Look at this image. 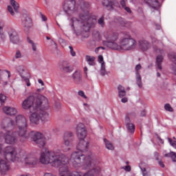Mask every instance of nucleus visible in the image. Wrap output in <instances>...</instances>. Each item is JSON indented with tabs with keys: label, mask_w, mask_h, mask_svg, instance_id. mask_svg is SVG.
Returning a JSON list of instances; mask_svg holds the SVG:
<instances>
[{
	"label": "nucleus",
	"mask_w": 176,
	"mask_h": 176,
	"mask_svg": "<svg viewBox=\"0 0 176 176\" xmlns=\"http://www.w3.org/2000/svg\"><path fill=\"white\" fill-rule=\"evenodd\" d=\"M1 127L6 131L0 132V141L5 140V142L8 144L14 145L17 142V134L19 137L24 138L23 141L28 140L31 137L33 144L38 145L39 148H43L46 145V138L41 132L31 131L27 133L28 123L27 118L22 115H18L15 118V121L10 118L3 120Z\"/></svg>",
	"instance_id": "f257e3e1"
},
{
	"label": "nucleus",
	"mask_w": 176,
	"mask_h": 176,
	"mask_svg": "<svg viewBox=\"0 0 176 176\" xmlns=\"http://www.w3.org/2000/svg\"><path fill=\"white\" fill-rule=\"evenodd\" d=\"M40 162L42 164H52L53 167H59L60 176H82L78 171H69L67 165L69 160L65 155L60 153V150L50 151L49 148H44V151H42L40 155ZM100 173L101 168L95 166L82 176H98Z\"/></svg>",
	"instance_id": "f03ea898"
},
{
	"label": "nucleus",
	"mask_w": 176,
	"mask_h": 176,
	"mask_svg": "<svg viewBox=\"0 0 176 176\" xmlns=\"http://www.w3.org/2000/svg\"><path fill=\"white\" fill-rule=\"evenodd\" d=\"M76 135L80 140L77 145V151L72 153L69 162L74 167H81L82 170H90L96 166V161L94 155L89 153L87 156H85V152H87L89 149V142H86L85 139L87 135V131L83 123H79L76 128Z\"/></svg>",
	"instance_id": "7ed1b4c3"
},
{
	"label": "nucleus",
	"mask_w": 176,
	"mask_h": 176,
	"mask_svg": "<svg viewBox=\"0 0 176 176\" xmlns=\"http://www.w3.org/2000/svg\"><path fill=\"white\" fill-rule=\"evenodd\" d=\"M103 36L106 41H103L102 44L113 50H134L135 49L136 41L131 37L124 38L120 41V45H118L116 41L119 39V34L111 30L105 32Z\"/></svg>",
	"instance_id": "20e7f679"
},
{
	"label": "nucleus",
	"mask_w": 176,
	"mask_h": 176,
	"mask_svg": "<svg viewBox=\"0 0 176 176\" xmlns=\"http://www.w3.org/2000/svg\"><path fill=\"white\" fill-rule=\"evenodd\" d=\"M97 20V16H93L86 11L85 14H80L79 19L72 17L70 19V25L72 30L76 31H81V32H89L91 27L94 25Z\"/></svg>",
	"instance_id": "39448f33"
},
{
	"label": "nucleus",
	"mask_w": 176,
	"mask_h": 176,
	"mask_svg": "<svg viewBox=\"0 0 176 176\" xmlns=\"http://www.w3.org/2000/svg\"><path fill=\"white\" fill-rule=\"evenodd\" d=\"M3 148V145L0 144V173L1 174H6L9 170H10V164L9 162H14L19 160V157H16L17 152H20V150H17L16 148L8 146Z\"/></svg>",
	"instance_id": "423d86ee"
},
{
	"label": "nucleus",
	"mask_w": 176,
	"mask_h": 176,
	"mask_svg": "<svg viewBox=\"0 0 176 176\" xmlns=\"http://www.w3.org/2000/svg\"><path fill=\"white\" fill-rule=\"evenodd\" d=\"M22 108L30 109V112H32L34 109H49V99L43 95L36 94L23 101Z\"/></svg>",
	"instance_id": "0eeeda50"
},
{
	"label": "nucleus",
	"mask_w": 176,
	"mask_h": 176,
	"mask_svg": "<svg viewBox=\"0 0 176 176\" xmlns=\"http://www.w3.org/2000/svg\"><path fill=\"white\" fill-rule=\"evenodd\" d=\"M47 109H38L32 110V113L30 116V122L32 124H38V122L39 120H42V122H46V120H49V114L46 113Z\"/></svg>",
	"instance_id": "6e6552de"
},
{
	"label": "nucleus",
	"mask_w": 176,
	"mask_h": 176,
	"mask_svg": "<svg viewBox=\"0 0 176 176\" xmlns=\"http://www.w3.org/2000/svg\"><path fill=\"white\" fill-rule=\"evenodd\" d=\"M16 157H18V160L14 162H23L25 164H29L30 166H36L38 163V159L36 157H34L32 154L25 155V153L23 151L17 153Z\"/></svg>",
	"instance_id": "1a4fd4ad"
},
{
	"label": "nucleus",
	"mask_w": 176,
	"mask_h": 176,
	"mask_svg": "<svg viewBox=\"0 0 176 176\" xmlns=\"http://www.w3.org/2000/svg\"><path fill=\"white\" fill-rule=\"evenodd\" d=\"M16 71L26 83L28 87H30V86H31V82H30V76L28 71L25 69V67L23 65L16 66Z\"/></svg>",
	"instance_id": "9d476101"
},
{
	"label": "nucleus",
	"mask_w": 176,
	"mask_h": 176,
	"mask_svg": "<svg viewBox=\"0 0 176 176\" xmlns=\"http://www.w3.org/2000/svg\"><path fill=\"white\" fill-rule=\"evenodd\" d=\"M74 135V133L70 131H67L65 133L63 136V145L61 146L62 151L63 152H69L71 151V138Z\"/></svg>",
	"instance_id": "9b49d317"
},
{
	"label": "nucleus",
	"mask_w": 176,
	"mask_h": 176,
	"mask_svg": "<svg viewBox=\"0 0 176 176\" xmlns=\"http://www.w3.org/2000/svg\"><path fill=\"white\" fill-rule=\"evenodd\" d=\"M63 9L65 12H76L78 10V5H76V1L75 0H65Z\"/></svg>",
	"instance_id": "f8f14e48"
},
{
	"label": "nucleus",
	"mask_w": 176,
	"mask_h": 176,
	"mask_svg": "<svg viewBox=\"0 0 176 176\" xmlns=\"http://www.w3.org/2000/svg\"><path fill=\"white\" fill-rule=\"evenodd\" d=\"M8 34L10 36V40L12 43L17 45V43H20V38H19V34H17V32L14 30L13 28H8Z\"/></svg>",
	"instance_id": "ddd939ff"
},
{
	"label": "nucleus",
	"mask_w": 176,
	"mask_h": 176,
	"mask_svg": "<svg viewBox=\"0 0 176 176\" xmlns=\"http://www.w3.org/2000/svg\"><path fill=\"white\" fill-rule=\"evenodd\" d=\"M59 68L63 72H66L67 74H71L72 71H74V68L71 67V66L68 65V62L63 60L59 63Z\"/></svg>",
	"instance_id": "4468645a"
},
{
	"label": "nucleus",
	"mask_w": 176,
	"mask_h": 176,
	"mask_svg": "<svg viewBox=\"0 0 176 176\" xmlns=\"http://www.w3.org/2000/svg\"><path fill=\"white\" fill-rule=\"evenodd\" d=\"M138 45L139 49L142 52H146V50L151 47V43L144 39L139 40Z\"/></svg>",
	"instance_id": "2eb2a0df"
},
{
	"label": "nucleus",
	"mask_w": 176,
	"mask_h": 176,
	"mask_svg": "<svg viewBox=\"0 0 176 176\" xmlns=\"http://www.w3.org/2000/svg\"><path fill=\"white\" fill-rule=\"evenodd\" d=\"M3 111L6 115H8L9 116H14V115L17 113V109H16V108L9 106H5L3 108Z\"/></svg>",
	"instance_id": "dca6fc26"
},
{
	"label": "nucleus",
	"mask_w": 176,
	"mask_h": 176,
	"mask_svg": "<svg viewBox=\"0 0 176 176\" xmlns=\"http://www.w3.org/2000/svg\"><path fill=\"white\" fill-rule=\"evenodd\" d=\"M103 6L107 8L108 10H112L113 9V6H117L116 1H109V0H104L102 1Z\"/></svg>",
	"instance_id": "f3484780"
},
{
	"label": "nucleus",
	"mask_w": 176,
	"mask_h": 176,
	"mask_svg": "<svg viewBox=\"0 0 176 176\" xmlns=\"http://www.w3.org/2000/svg\"><path fill=\"white\" fill-rule=\"evenodd\" d=\"M22 23L25 28H30L31 27L32 21L31 20V18H30V16L27 15H23V18L22 19Z\"/></svg>",
	"instance_id": "a211bd4d"
},
{
	"label": "nucleus",
	"mask_w": 176,
	"mask_h": 176,
	"mask_svg": "<svg viewBox=\"0 0 176 176\" xmlns=\"http://www.w3.org/2000/svg\"><path fill=\"white\" fill-rule=\"evenodd\" d=\"M144 2H146L148 6L153 8V9H157V8L160 6L159 1L157 0H144Z\"/></svg>",
	"instance_id": "6ab92c4d"
},
{
	"label": "nucleus",
	"mask_w": 176,
	"mask_h": 176,
	"mask_svg": "<svg viewBox=\"0 0 176 176\" xmlns=\"http://www.w3.org/2000/svg\"><path fill=\"white\" fill-rule=\"evenodd\" d=\"M27 42L32 47V50L34 53H38V44L34 42V41L31 40L30 37H27Z\"/></svg>",
	"instance_id": "aec40b11"
},
{
	"label": "nucleus",
	"mask_w": 176,
	"mask_h": 176,
	"mask_svg": "<svg viewBox=\"0 0 176 176\" xmlns=\"http://www.w3.org/2000/svg\"><path fill=\"white\" fill-rule=\"evenodd\" d=\"M72 78L75 83H79V82H80V80H82V74H80V72L76 71L73 74Z\"/></svg>",
	"instance_id": "412c9836"
},
{
	"label": "nucleus",
	"mask_w": 176,
	"mask_h": 176,
	"mask_svg": "<svg viewBox=\"0 0 176 176\" xmlns=\"http://www.w3.org/2000/svg\"><path fill=\"white\" fill-rule=\"evenodd\" d=\"M5 72H6L8 76L6 80H2L3 86L12 85L13 81H12V80L10 79V77L12 76L10 72H9V70H5Z\"/></svg>",
	"instance_id": "4be33fe9"
},
{
	"label": "nucleus",
	"mask_w": 176,
	"mask_h": 176,
	"mask_svg": "<svg viewBox=\"0 0 176 176\" xmlns=\"http://www.w3.org/2000/svg\"><path fill=\"white\" fill-rule=\"evenodd\" d=\"M10 3L11 6L13 8L15 13H19V8H20L19 3H17L16 0H10Z\"/></svg>",
	"instance_id": "5701e85b"
},
{
	"label": "nucleus",
	"mask_w": 176,
	"mask_h": 176,
	"mask_svg": "<svg viewBox=\"0 0 176 176\" xmlns=\"http://www.w3.org/2000/svg\"><path fill=\"white\" fill-rule=\"evenodd\" d=\"M103 141L107 149H108L109 151H113V149H115V146H113V144L108 140H107V138H104Z\"/></svg>",
	"instance_id": "b1692460"
},
{
	"label": "nucleus",
	"mask_w": 176,
	"mask_h": 176,
	"mask_svg": "<svg viewBox=\"0 0 176 176\" xmlns=\"http://www.w3.org/2000/svg\"><path fill=\"white\" fill-rule=\"evenodd\" d=\"M163 56L158 55L156 58V65L160 71H162V63H163Z\"/></svg>",
	"instance_id": "393cba45"
},
{
	"label": "nucleus",
	"mask_w": 176,
	"mask_h": 176,
	"mask_svg": "<svg viewBox=\"0 0 176 176\" xmlns=\"http://www.w3.org/2000/svg\"><path fill=\"white\" fill-rule=\"evenodd\" d=\"M85 60L88 63L89 65H96V63L94 62L96 61V57L87 55L85 56Z\"/></svg>",
	"instance_id": "a878e982"
},
{
	"label": "nucleus",
	"mask_w": 176,
	"mask_h": 176,
	"mask_svg": "<svg viewBox=\"0 0 176 176\" xmlns=\"http://www.w3.org/2000/svg\"><path fill=\"white\" fill-rule=\"evenodd\" d=\"M78 6H80L82 10H85V9H89V8H90V3H89V2H85L83 0H80Z\"/></svg>",
	"instance_id": "bb28decb"
},
{
	"label": "nucleus",
	"mask_w": 176,
	"mask_h": 176,
	"mask_svg": "<svg viewBox=\"0 0 176 176\" xmlns=\"http://www.w3.org/2000/svg\"><path fill=\"white\" fill-rule=\"evenodd\" d=\"M119 97L122 98V97H124L126 96V91H124V87L122 85H119L118 87Z\"/></svg>",
	"instance_id": "cd10ccee"
},
{
	"label": "nucleus",
	"mask_w": 176,
	"mask_h": 176,
	"mask_svg": "<svg viewBox=\"0 0 176 176\" xmlns=\"http://www.w3.org/2000/svg\"><path fill=\"white\" fill-rule=\"evenodd\" d=\"M126 127L130 133H134V131H135V126H134V124H133V123L126 122Z\"/></svg>",
	"instance_id": "c85d7f7f"
},
{
	"label": "nucleus",
	"mask_w": 176,
	"mask_h": 176,
	"mask_svg": "<svg viewBox=\"0 0 176 176\" xmlns=\"http://www.w3.org/2000/svg\"><path fill=\"white\" fill-rule=\"evenodd\" d=\"M165 157H170L173 162H176V153L175 152H170L164 155Z\"/></svg>",
	"instance_id": "c756f323"
},
{
	"label": "nucleus",
	"mask_w": 176,
	"mask_h": 176,
	"mask_svg": "<svg viewBox=\"0 0 176 176\" xmlns=\"http://www.w3.org/2000/svg\"><path fill=\"white\" fill-rule=\"evenodd\" d=\"M136 81L138 87H142V82L141 81V75H140V72H138L136 74Z\"/></svg>",
	"instance_id": "7c9ffc66"
},
{
	"label": "nucleus",
	"mask_w": 176,
	"mask_h": 176,
	"mask_svg": "<svg viewBox=\"0 0 176 176\" xmlns=\"http://www.w3.org/2000/svg\"><path fill=\"white\" fill-rule=\"evenodd\" d=\"M107 70L105 69V63H102L100 66V75L102 76H104V75H107Z\"/></svg>",
	"instance_id": "2f4dec72"
},
{
	"label": "nucleus",
	"mask_w": 176,
	"mask_h": 176,
	"mask_svg": "<svg viewBox=\"0 0 176 176\" xmlns=\"http://www.w3.org/2000/svg\"><path fill=\"white\" fill-rule=\"evenodd\" d=\"M0 38L3 42L6 39V35L3 33V28L2 26H0Z\"/></svg>",
	"instance_id": "473e14b6"
},
{
	"label": "nucleus",
	"mask_w": 176,
	"mask_h": 176,
	"mask_svg": "<svg viewBox=\"0 0 176 176\" xmlns=\"http://www.w3.org/2000/svg\"><path fill=\"white\" fill-rule=\"evenodd\" d=\"M6 101V96L3 94H0V107H2V103Z\"/></svg>",
	"instance_id": "72a5a7b5"
},
{
	"label": "nucleus",
	"mask_w": 176,
	"mask_h": 176,
	"mask_svg": "<svg viewBox=\"0 0 176 176\" xmlns=\"http://www.w3.org/2000/svg\"><path fill=\"white\" fill-rule=\"evenodd\" d=\"M168 141L170 146H173V148L176 149V140H172L171 138H168Z\"/></svg>",
	"instance_id": "f704fd0d"
},
{
	"label": "nucleus",
	"mask_w": 176,
	"mask_h": 176,
	"mask_svg": "<svg viewBox=\"0 0 176 176\" xmlns=\"http://www.w3.org/2000/svg\"><path fill=\"white\" fill-rule=\"evenodd\" d=\"M164 109L165 111H168V112H173L174 111V109H173V107H171V105H170V104H166L164 105Z\"/></svg>",
	"instance_id": "c9c22d12"
},
{
	"label": "nucleus",
	"mask_w": 176,
	"mask_h": 176,
	"mask_svg": "<svg viewBox=\"0 0 176 176\" xmlns=\"http://www.w3.org/2000/svg\"><path fill=\"white\" fill-rule=\"evenodd\" d=\"M168 58L171 60V61H176V55L175 53L172 52L168 55Z\"/></svg>",
	"instance_id": "e433bc0d"
},
{
	"label": "nucleus",
	"mask_w": 176,
	"mask_h": 176,
	"mask_svg": "<svg viewBox=\"0 0 176 176\" xmlns=\"http://www.w3.org/2000/svg\"><path fill=\"white\" fill-rule=\"evenodd\" d=\"M94 36L98 41H102V37L101 36V34H100V32H96V33L94 34Z\"/></svg>",
	"instance_id": "4c0bfd02"
},
{
	"label": "nucleus",
	"mask_w": 176,
	"mask_h": 176,
	"mask_svg": "<svg viewBox=\"0 0 176 176\" xmlns=\"http://www.w3.org/2000/svg\"><path fill=\"white\" fill-rule=\"evenodd\" d=\"M16 58H22L23 57V54H21V52H20L19 50H17L16 54H15V56Z\"/></svg>",
	"instance_id": "58836bf2"
},
{
	"label": "nucleus",
	"mask_w": 176,
	"mask_h": 176,
	"mask_svg": "<svg viewBox=\"0 0 176 176\" xmlns=\"http://www.w3.org/2000/svg\"><path fill=\"white\" fill-rule=\"evenodd\" d=\"M98 24L101 26V27H104V16H102L101 18H100L98 21Z\"/></svg>",
	"instance_id": "ea45409f"
},
{
	"label": "nucleus",
	"mask_w": 176,
	"mask_h": 176,
	"mask_svg": "<svg viewBox=\"0 0 176 176\" xmlns=\"http://www.w3.org/2000/svg\"><path fill=\"white\" fill-rule=\"evenodd\" d=\"M8 10L10 13L11 16H14V12H13V8L11 6H8Z\"/></svg>",
	"instance_id": "a19ab883"
},
{
	"label": "nucleus",
	"mask_w": 176,
	"mask_h": 176,
	"mask_svg": "<svg viewBox=\"0 0 176 176\" xmlns=\"http://www.w3.org/2000/svg\"><path fill=\"white\" fill-rule=\"evenodd\" d=\"M98 61L101 64V65H102V63H105L104 62V57L102 55H99L98 56Z\"/></svg>",
	"instance_id": "79ce46f5"
},
{
	"label": "nucleus",
	"mask_w": 176,
	"mask_h": 176,
	"mask_svg": "<svg viewBox=\"0 0 176 176\" xmlns=\"http://www.w3.org/2000/svg\"><path fill=\"white\" fill-rule=\"evenodd\" d=\"M69 49L70 50L71 55L73 57H75L76 56V53L75 52V51H74V48H72V46H69Z\"/></svg>",
	"instance_id": "37998d69"
},
{
	"label": "nucleus",
	"mask_w": 176,
	"mask_h": 176,
	"mask_svg": "<svg viewBox=\"0 0 176 176\" xmlns=\"http://www.w3.org/2000/svg\"><path fill=\"white\" fill-rule=\"evenodd\" d=\"M78 94L80 97H83V98H85V99L87 98L86 95H85V92L83 91H78Z\"/></svg>",
	"instance_id": "c03bdc74"
},
{
	"label": "nucleus",
	"mask_w": 176,
	"mask_h": 176,
	"mask_svg": "<svg viewBox=\"0 0 176 176\" xmlns=\"http://www.w3.org/2000/svg\"><path fill=\"white\" fill-rule=\"evenodd\" d=\"M141 69V65L138 64V65H137L135 66V74H137L138 72H138V71H139V69Z\"/></svg>",
	"instance_id": "a18cd8bd"
},
{
	"label": "nucleus",
	"mask_w": 176,
	"mask_h": 176,
	"mask_svg": "<svg viewBox=\"0 0 176 176\" xmlns=\"http://www.w3.org/2000/svg\"><path fill=\"white\" fill-rule=\"evenodd\" d=\"M51 43H52V46L55 50H57V43L54 42L53 40H51Z\"/></svg>",
	"instance_id": "49530a36"
},
{
	"label": "nucleus",
	"mask_w": 176,
	"mask_h": 176,
	"mask_svg": "<svg viewBox=\"0 0 176 176\" xmlns=\"http://www.w3.org/2000/svg\"><path fill=\"white\" fill-rule=\"evenodd\" d=\"M126 0H122L120 1V5L122 8H126Z\"/></svg>",
	"instance_id": "de8ad7c7"
},
{
	"label": "nucleus",
	"mask_w": 176,
	"mask_h": 176,
	"mask_svg": "<svg viewBox=\"0 0 176 176\" xmlns=\"http://www.w3.org/2000/svg\"><path fill=\"white\" fill-rule=\"evenodd\" d=\"M124 170H125V171H131V166H126L124 167Z\"/></svg>",
	"instance_id": "09e8293b"
},
{
	"label": "nucleus",
	"mask_w": 176,
	"mask_h": 176,
	"mask_svg": "<svg viewBox=\"0 0 176 176\" xmlns=\"http://www.w3.org/2000/svg\"><path fill=\"white\" fill-rule=\"evenodd\" d=\"M158 164L160 166V167H162V168H164V164L163 163V161H162V160H158Z\"/></svg>",
	"instance_id": "8fccbe9b"
},
{
	"label": "nucleus",
	"mask_w": 176,
	"mask_h": 176,
	"mask_svg": "<svg viewBox=\"0 0 176 176\" xmlns=\"http://www.w3.org/2000/svg\"><path fill=\"white\" fill-rule=\"evenodd\" d=\"M154 157H155L156 160H159V153L157 152L154 153Z\"/></svg>",
	"instance_id": "3c124183"
},
{
	"label": "nucleus",
	"mask_w": 176,
	"mask_h": 176,
	"mask_svg": "<svg viewBox=\"0 0 176 176\" xmlns=\"http://www.w3.org/2000/svg\"><path fill=\"white\" fill-rule=\"evenodd\" d=\"M41 19L43 21H46V20H47L46 16L43 15V14H41Z\"/></svg>",
	"instance_id": "603ef678"
},
{
	"label": "nucleus",
	"mask_w": 176,
	"mask_h": 176,
	"mask_svg": "<svg viewBox=\"0 0 176 176\" xmlns=\"http://www.w3.org/2000/svg\"><path fill=\"white\" fill-rule=\"evenodd\" d=\"M124 8L126 10V12H127L128 13H131V10H130V8L124 7Z\"/></svg>",
	"instance_id": "864d4df0"
},
{
	"label": "nucleus",
	"mask_w": 176,
	"mask_h": 176,
	"mask_svg": "<svg viewBox=\"0 0 176 176\" xmlns=\"http://www.w3.org/2000/svg\"><path fill=\"white\" fill-rule=\"evenodd\" d=\"M140 169L142 170V173H143V176H146V174H145V171H146V169H145V168H140Z\"/></svg>",
	"instance_id": "5fc2aeb1"
},
{
	"label": "nucleus",
	"mask_w": 176,
	"mask_h": 176,
	"mask_svg": "<svg viewBox=\"0 0 176 176\" xmlns=\"http://www.w3.org/2000/svg\"><path fill=\"white\" fill-rule=\"evenodd\" d=\"M38 82L41 85V86H45V83H43V80H42V79H38Z\"/></svg>",
	"instance_id": "6e6d98bb"
},
{
	"label": "nucleus",
	"mask_w": 176,
	"mask_h": 176,
	"mask_svg": "<svg viewBox=\"0 0 176 176\" xmlns=\"http://www.w3.org/2000/svg\"><path fill=\"white\" fill-rule=\"evenodd\" d=\"M173 71L175 75H176V63H174V66L173 67Z\"/></svg>",
	"instance_id": "4d7b16f0"
},
{
	"label": "nucleus",
	"mask_w": 176,
	"mask_h": 176,
	"mask_svg": "<svg viewBox=\"0 0 176 176\" xmlns=\"http://www.w3.org/2000/svg\"><path fill=\"white\" fill-rule=\"evenodd\" d=\"M122 102H127V101H129V99H127V98H123L122 100H121Z\"/></svg>",
	"instance_id": "13d9d810"
},
{
	"label": "nucleus",
	"mask_w": 176,
	"mask_h": 176,
	"mask_svg": "<svg viewBox=\"0 0 176 176\" xmlns=\"http://www.w3.org/2000/svg\"><path fill=\"white\" fill-rule=\"evenodd\" d=\"M157 138L160 144H164V140H163V139H162L160 137H158Z\"/></svg>",
	"instance_id": "bf43d9fd"
},
{
	"label": "nucleus",
	"mask_w": 176,
	"mask_h": 176,
	"mask_svg": "<svg viewBox=\"0 0 176 176\" xmlns=\"http://www.w3.org/2000/svg\"><path fill=\"white\" fill-rule=\"evenodd\" d=\"M146 115V111L143 110L141 112V116H145Z\"/></svg>",
	"instance_id": "052dcab7"
},
{
	"label": "nucleus",
	"mask_w": 176,
	"mask_h": 176,
	"mask_svg": "<svg viewBox=\"0 0 176 176\" xmlns=\"http://www.w3.org/2000/svg\"><path fill=\"white\" fill-rule=\"evenodd\" d=\"M155 27H156V30H160V25L156 24Z\"/></svg>",
	"instance_id": "680f3d73"
},
{
	"label": "nucleus",
	"mask_w": 176,
	"mask_h": 176,
	"mask_svg": "<svg viewBox=\"0 0 176 176\" xmlns=\"http://www.w3.org/2000/svg\"><path fill=\"white\" fill-rule=\"evenodd\" d=\"M98 52H100V47H97V48L95 50V52H96V53H98Z\"/></svg>",
	"instance_id": "e2e57ef3"
},
{
	"label": "nucleus",
	"mask_w": 176,
	"mask_h": 176,
	"mask_svg": "<svg viewBox=\"0 0 176 176\" xmlns=\"http://www.w3.org/2000/svg\"><path fill=\"white\" fill-rule=\"evenodd\" d=\"M84 72L86 74V75H87V68L86 67H84Z\"/></svg>",
	"instance_id": "0e129e2a"
},
{
	"label": "nucleus",
	"mask_w": 176,
	"mask_h": 176,
	"mask_svg": "<svg viewBox=\"0 0 176 176\" xmlns=\"http://www.w3.org/2000/svg\"><path fill=\"white\" fill-rule=\"evenodd\" d=\"M125 120L126 122H130V118L126 117Z\"/></svg>",
	"instance_id": "69168bd1"
},
{
	"label": "nucleus",
	"mask_w": 176,
	"mask_h": 176,
	"mask_svg": "<svg viewBox=\"0 0 176 176\" xmlns=\"http://www.w3.org/2000/svg\"><path fill=\"white\" fill-rule=\"evenodd\" d=\"M160 52L161 54L163 53V50H157V52Z\"/></svg>",
	"instance_id": "338daca9"
},
{
	"label": "nucleus",
	"mask_w": 176,
	"mask_h": 176,
	"mask_svg": "<svg viewBox=\"0 0 176 176\" xmlns=\"http://www.w3.org/2000/svg\"><path fill=\"white\" fill-rule=\"evenodd\" d=\"M157 76H158V78H160V73L157 72Z\"/></svg>",
	"instance_id": "774afa93"
}]
</instances>
